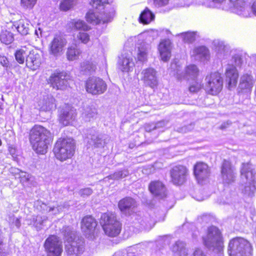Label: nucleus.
Wrapping results in <instances>:
<instances>
[{"mask_svg":"<svg viewBox=\"0 0 256 256\" xmlns=\"http://www.w3.org/2000/svg\"><path fill=\"white\" fill-rule=\"evenodd\" d=\"M192 256H207L203 250L200 248H196L194 251Z\"/></svg>","mask_w":256,"mask_h":256,"instance_id":"obj_60","label":"nucleus"},{"mask_svg":"<svg viewBox=\"0 0 256 256\" xmlns=\"http://www.w3.org/2000/svg\"><path fill=\"white\" fill-rule=\"evenodd\" d=\"M141 80L146 86L152 89L157 88L158 84L157 72L153 68H149L142 70L141 72Z\"/></svg>","mask_w":256,"mask_h":256,"instance_id":"obj_14","label":"nucleus"},{"mask_svg":"<svg viewBox=\"0 0 256 256\" xmlns=\"http://www.w3.org/2000/svg\"><path fill=\"white\" fill-rule=\"evenodd\" d=\"M226 82L228 88L234 86L238 82V74L236 67L232 65H228L225 72Z\"/></svg>","mask_w":256,"mask_h":256,"instance_id":"obj_20","label":"nucleus"},{"mask_svg":"<svg viewBox=\"0 0 256 256\" xmlns=\"http://www.w3.org/2000/svg\"><path fill=\"white\" fill-rule=\"evenodd\" d=\"M90 135V138L88 141L90 145L93 146L94 148H102L104 146L106 142L102 135L96 132Z\"/></svg>","mask_w":256,"mask_h":256,"instance_id":"obj_31","label":"nucleus"},{"mask_svg":"<svg viewBox=\"0 0 256 256\" xmlns=\"http://www.w3.org/2000/svg\"><path fill=\"white\" fill-rule=\"evenodd\" d=\"M149 190L152 194L156 196L162 198L166 196V188L160 181H154L149 185Z\"/></svg>","mask_w":256,"mask_h":256,"instance_id":"obj_23","label":"nucleus"},{"mask_svg":"<svg viewBox=\"0 0 256 256\" xmlns=\"http://www.w3.org/2000/svg\"><path fill=\"white\" fill-rule=\"evenodd\" d=\"M0 64L6 68H8L10 65L9 62L5 56H0Z\"/></svg>","mask_w":256,"mask_h":256,"instance_id":"obj_58","label":"nucleus"},{"mask_svg":"<svg viewBox=\"0 0 256 256\" xmlns=\"http://www.w3.org/2000/svg\"><path fill=\"white\" fill-rule=\"evenodd\" d=\"M44 247L48 256H60L62 252V242L56 236H50L45 241Z\"/></svg>","mask_w":256,"mask_h":256,"instance_id":"obj_9","label":"nucleus"},{"mask_svg":"<svg viewBox=\"0 0 256 256\" xmlns=\"http://www.w3.org/2000/svg\"><path fill=\"white\" fill-rule=\"evenodd\" d=\"M26 66L32 70H36L40 64V56L34 53V52H30L26 59Z\"/></svg>","mask_w":256,"mask_h":256,"instance_id":"obj_29","label":"nucleus"},{"mask_svg":"<svg viewBox=\"0 0 256 256\" xmlns=\"http://www.w3.org/2000/svg\"><path fill=\"white\" fill-rule=\"evenodd\" d=\"M96 69V66L92 62L89 61L84 62L80 64V70L84 73H90Z\"/></svg>","mask_w":256,"mask_h":256,"instance_id":"obj_44","label":"nucleus"},{"mask_svg":"<svg viewBox=\"0 0 256 256\" xmlns=\"http://www.w3.org/2000/svg\"><path fill=\"white\" fill-rule=\"evenodd\" d=\"M205 246L210 250L217 252H223L224 242L220 230L216 226L208 228L206 237L203 238Z\"/></svg>","mask_w":256,"mask_h":256,"instance_id":"obj_5","label":"nucleus"},{"mask_svg":"<svg viewBox=\"0 0 256 256\" xmlns=\"http://www.w3.org/2000/svg\"><path fill=\"white\" fill-rule=\"evenodd\" d=\"M52 138L50 131L40 125L34 126L30 131V142H42Z\"/></svg>","mask_w":256,"mask_h":256,"instance_id":"obj_13","label":"nucleus"},{"mask_svg":"<svg viewBox=\"0 0 256 256\" xmlns=\"http://www.w3.org/2000/svg\"><path fill=\"white\" fill-rule=\"evenodd\" d=\"M194 128V126L193 124H191L188 126H184L182 128H178V131L182 133H186L188 132Z\"/></svg>","mask_w":256,"mask_h":256,"instance_id":"obj_56","label":"nucleus"},{"mask_svg":"<svg viewBox=\"0 0 256 256\" xmlns=\"http://www.w3.org/2000/svg\"><path fill=\"white\" fill-rule=\"evenodd\" d=\"M178 36H181L183 40L186 42L191 43L195 40V32H186L178 34Z\"/></svg>","mask_w":256,"mask_h":256,"instance_id":"obj_46","label":"nucleus"},{"mask_svg":"<svg viewBox=\"0 0 256 256\" xmlns=\"http://www.w3.org/2000/svg\"><path fill=\"white\" fill-rule=\"evenodd\" d=\"M62 232L67 244L65 248L68 254L70 256H79L84 251V242L76 239L75 232L69 226L64 228Z\"/></svg>","mask_w":256,"mask_h":256,"instance_id":"obj_1","label":"nucleus"},{"mask_svg":"<svg viewBox=\"0 0 256 256\" xmlns=\"http://www.w3.org/2000/svg\"><path fill=\"white\" fill-rule=\"evenodd\" d=\"M144 128L146 131L150 132L153 130H156L154 124H148L145 125Z\"/></svg>","mask_w":256,"mask_h":256,"instance_id":"obj_61","label":"nucleus"},{"mask_svg":"<svg viewBox=\"0 0 256 256\" xmlns=\"http://www.w3.org/2000/svg\"><path fill=\"white\" fill-rule=\"evenodd\" d=\"M254 84L252 76L249 74H246L242 75L240 79L239 88L246 92L251 90Z\"/></svg>","mask_w":256,"mask_h":256,"instance_id":"obj_28","label":"nucleus"},{"mask_svg":"<svg viewBox=\"0 0 256 256\" xmlns=\"http://www.w3.org/2000/svg\"><path fill=\"white\" fill-rule=\"evenodd\" d=\"M18 32L22 36L29 34L32 30L33 26L28 19H20L14 24Z\"/></svg>","mask_w":256,"mask_h":256,"instance_id":"obj_22","label":"nucleus"},{"mask_svg":"<svg viewBox=\"0 0 256 256\" xmlns=\"http://www.w3.org/2000/svg\"><path fill=\"white\" fill-rule=\"evenodd\" d=\"M251 10L252 14L256 16V0L253 2L251 6Z\"/></svg>","mask_w":256,"mask_h":256,"instance_id":"obj_63","label":"nucleus"},{"mask_svg":"<svg viewBox=\"0 0 256 256\" xmlns=\"http://www.w3.org/2000/svg\"><path fill=\"white\" fill-rule=\"evenodd\" d=\"M169 0H153L154 4L156 7H162L167 5Z\"/></svg>","mask_w":256,"mask_h":256,"instance_id":"obj_57","label":"nucleus"},{"mask_svg":"<svg viewBox=\"0 0 256 256\" xmlns=\"http://www.w3.org/2000/svg\"><path fill=\"white\" fill-rule=\"evenodd\" d=\"M118 206L122 213L130 215L134 212L135 208L137 206V203L134 198L126 197L119 202Z\"/></svg>","mask_w":256,"mask_h":256,"instance_id":"obj_16","label":"nucleus"},{"mask_svg":"<svg viewBox=\"0 0 256 256\" xmlns=\"http://www.w3.org/2000/svg\"><path fill=\"white\" fill-rule=\"evenodd\" d=\"M100 224L106 235L110 237L118 236L122 230V224L116 216L112 213H104L100 217Z\"/></svg>","mask_w":256,"mask_h":256,"instance_id":"obj_3","label":"nucleus"},{"mask_svg":"<svg viewBox=\"0 0 256 256\" xmlns=\"http://www.w3.org/2000/svg\"><path fill=\"white\" fill-rule=\"evenodd\" d=\"M228 250L230 256H250L252 248L246 239L236 237L230 241Z\"/></svg>","mask_w":256,"mask_h":256,"instance_id":"obj_4","label":"nucleus"},{"mask_svg":"<svg viewBox=\"0 0 256 256\" xmlns=\"http://www.w3.org/2000/svg\"><path fill=\"white\" fill-rule=\"evenodd\" d=\"M86 20L93 24H98L102 22L103 23L108 22L112 18L111 15L104 18H100V17L96 15L94 12L92 11H89L86 14Z\"/></svg>","mask_w":256,"mask_h":256,"instance_id":"obj_32","label":"nucleus"},{"mask_svg":"<svg viewBox=\"0 0 256 256\" xmlns=\"http://www.w3.org/2000/svg\"><path fill=\"white\" fill-rule=\"evenodd\" d=\"M40 108L44 111H49L54 109L56 107L55 99L51 95H47L39 102Z\"/></svg>","mask_w":256,"mask_h":256,"instance_id":"obj_26","label":"nucleus"},{"mask_svg":"<svg viewBox=\"0 0 256 256\" xmlns=\"http://www.w3.org/2000/svg\"><path fill=\"white\" fill-rule=\"evenodd\" d=\"M66 44L67 41L63 36L55 35L49 44L50 54L54 56H60Z\"/></svg>","mask_w":256,"mask_h":256,"instance_id":"obj_12","label":"nucleus"},{"mask_svg":"<svg viewBox=\"0 0 256 256\" xmlns=\"http://www.w3.org/2000/svg\"><path fill=\"white\" fill-rule=\"evenodd\" d=\"M128 170L126 168H124L115 172L114 174H110L107 177L105 178L104 179L108 178V179H111L114 180H118L128 176Z\"/></svg>","mask_w":256,"mask_h":256,"instance_id":"obj_40","label":"nucleus"},{"mask_svg":"<svg viewBox=\"0 0 256 256\" xmlns=\"http://www.w3.org/2000/svg\"><path fill=\"white\" fill-rule=\"evenodd\" d=\"M210 173V169L206 163L198 162L194 166V174L198 182H202L208 178Z\"/></svg>","mask_w":256,"mask_h":256,"instance_id":"obj_17","label":"nucleus"},{"mask_svg":"<svg viewBox=\"0 0 256 256\" xmlns=\"http://www.w3.org/2000/svg\"><path fill=\"white\" fill-rule=\"evenodd\" d=\"M76 116V110L70 106H66L60 112L59 116L60 122L64 126H68L74 120Z\"/></svg>","mask_w":256,"mask_h":256,"instance_id":"obj_19","label":"nucleus"},{"mask_svg":"<svg viewBox=\"0 0 256 256\" xmlns=\"http://www.w3.org/2000/svg\"><path fill=\"white\" fill-rule=\"evenodd\" d=\"M236 170L232 163L224 160L220 167V176L224 184H230L234 182L236 178Z\"/></svg>","mask_w":256,"mask_h":256,"instance_id":"obj_10","label":"nucleus"},{"mask_svg":"<svg viewBox=\"0 0 256 256\" xmlns=\"http://www.w3.org/2000/svg\"><path fill=\"white\" fill-rule=\"evenodd\" d=\"M97 115V110L94 106H86L84 107L82 116L86 121L90 122L95 119Z\"/></svg>","mask_w":256,"mask_h":256,"instance_id":"obj_34","label":"nucleus"},{"mask_svg":"<svg viewBox=\"0 0 256 256\" xmlns=\"http://www.w3.org/2000/svg\"><path fill=\"white\" fill-rule=\"evenodd\" d=\"M172 250L175 256H189L186 244L182 241H176L172 246Z\"/></svg>","mask_w":256,"mask_h":256,"instance_id":"obj_30","label":"nucleus"},{"mask_svg":"<svg viewBox=\"0 0 256 256\" xmlns=\"http://www.w3.org/2000/svg\"><path fill=\"white\" fill-rule=\"evenodd\" d=\"M198 70L196 65L190 64L185 69L184 73H177V78L179 80L194 79L198 75Z\"/></svg>","mask_w":256,"mask_h":256,"instance_id":"obj_24","label":"nucleus"},{"mask_svg":"<svg viewBox=\"0 0 256 256\" xmlns=\"http://www.w3.org/2000/svg\"><path fill=\"white\" fill-rule=\"evenodd\" d=\"M72 26L76 30H88L90 28L86 23L80 20H72L71 22Z\"/></svg>","mask_w":256,"mask_h":256,"instance_id":"obj_45","label":"nucleus"},{"mask_svg":"<svg viewBox=\"0 0 256 256\" xmlns=\"http://www.w3.org/2000/svg\"><path fill=\"white\" fill-rule=\"evenodd\" d=\"M8 220L10 224L14 223V225L18 228H19L20 226V219H18V218H15L13 214H12V216H9Z\"/></svg>","mask_w":256,"mask_h":256,"instance_id":"obj_55","label":"nucleus"},{"mask_svg":"<svg viewBox=\"0 0 256 256\" xmlns=\"http://www.w3.org/2000/svg\"><path fill=\"white\" fill-rule=\"evenodd\" d=\"M64 208V206L58 205L56 206H50L44 203H42L39 206H37V208L40 210L42 213L46 214L52 212L54 214H60L63 210Z\"/></svg>","mask_w":256,"mask_h":256,"instance_id":"obj_33","label":"nucleus"},{"mask_svg":"<svg viewBox=\"0 0 256 256\" xmlns=\"http://www.w3.org/2000/svg\"><path fill=\"white\" fill-rule=\"evenodd\" d=\"M168 123V121L166 120H160L154 124L156 129H159L166 126Z\"/></svg>","mask_w":256,"mask_h":256,"instance_id":"obj_59","label":"nucleus"},{"mask_svg":"<svg viewBox=\"0 0 256 256\" xmlns=\"http://www.w3.org/2000/svg\"><path fill=\"white\" fill-rule=\"evenodd\" d=\"M206 92L212 95H216L222 90L223 80L220 74L215 72L208 76L206 78Z\"/></svg>","mask_w":256,"mask_h":256,"instance_id":"obj_6","label":"nucleus"},{"mask_svg":"<svg viewBox=\"0 0 256 256\" xmlns=\"http://www.w3.org/2000/svg\"><path fill=\"white\" fill-rule=\"evenodd\" d=\"M70 76L64 72H56L50 76L48 82L56 90H64L69 84Z\"/></svg>","mask_w":256,"mask_h":256,"instance_id":"obj_8","label":"nucleus"},{"mask_svg":"<svg viewBox=\"0 0 256 256\" xmlns=\"http://www.w3.org/2000/svg\"><path fill=\"white\" fill-rule=\"evenodd\" d=\"M20 181L23 184H27L32 181V177L29 174L20 171L19 173Z\"/></svg>","mask_w":256,"mask_h":256,"instance_id":"obj_48","label":"nucleus"},{"mask_svg":"<svg viewBox=\"0 0 256 256\" xmlns=\"http://www.w3.org/2000/svg\"><path fill=\"white\" fill-rule=\"evenodd\" d=\"M37 0H20L21 6L26 8L32 9L36 2Z\"/></svg>","mask_w":256,"mask_h":256,"instance_id":"obj_51","label":"nucleus"},{"mask_svg":"<svg viewBox=\"0 0 256 256\" xmlns=\"http://www.w3.org/2000/svg\"><path fill=\"white\" fill-rule=\"evenodd\" d=\"M81 52L76 46H71L67 48L66 56L68 60H74L78 58Z\"/></svg>","mask_w":256,"mask_h":256,"instance_id":"obj_39","label":"nucleus"},{"mask_svg":"<svg viewBox=\"0 0 256 256\" xmlns=\"http://www.w3.org/2000/svg\"><path fill=\"white\" fill-rule=\"evenodd\" d=\"M86 88L88 92L93 95H98L104 94L106 91L107 84L102 78L92 76L86 80Z\"/></svg>","mask_w":256,"mask_h":256,"instance_id":"obj_7","label":"nucleus"},{"mask_svg":"<svg viewBox=\"0 0 256 256\" xmlns=\"http://www.w3.org/2000/svg\"><path fill=\"white\" fill-rule=\"evenodd\" d=\"M213 44L216 51L220 56H224L229 54L230 46L228 45L225 44L224 42L215 40L214 41Z\"/></svg>","mask_w":256,"mask_h":256,"instance_id":"obj_35","label":"nucleus"},{"mask_svg":"<svg viewBox=\"0 0 256 256\" xmlns=\"http://www.w3.org/2000/svg\"><path fill=\"white\" fill-rule=\"evenodd\" d=\"M8 151L10 152V154L12 155V156L13 157V158H16V149L14 147L12 146H10L8 147Z\"/></svg>","mask_w":256,"mask_h":256,"instance_id":"obj_62","label":"nucleus"},{"mask_svg":"<svg viewBox=\"0 0 256 256\" xmlns=\"http://www.w3.org/2000/svg\"><path fill=\"white\" fill-rule=\"evenodd\" d=\"M77 38L84 44L88 43L90 40L89 35L85 32H80L77 35Z\"/></svg>","mask_w":256,"mask_h":256,"instance_id":"obj_53","label":"nucleus"},{"mask_svg":"<svg viewBox=\"0 0 256 256\" xmlns=\"http://www.w3.org/2000/svg\"><path fill=\"white\" fill-rule=\"evenodd\" d=\"M154 14L148 8H146L140 14L139 20L140 23L146 24L154 20Z\"/></svg>","mask_w":256,"mask_h":256,"instance_id":"obj_38","label":"nucleus"},{"mask_svg":"<svg viewBox=\"0 0 256 256\" xmlns=\"http://www.w3.org/2000/svg\"><path fill=\"white\" fill-rule=\"evenodd\" d=\"M47 216H41L38 215L34 216L32 218V221L34 222V226L36 227L38 230H39L42 228V226L44 224L47 220Z\"/></svg>","mask_w":256,"mask_h":256,"instance_id":"obj_43","label":"nucleus"},{"mask_svg":"<svg viewBox=\"0 0 256 256\" xmlns=\"http://www.w3.org/2000/svg\"><path fill=\"white\" fill-rule=\"evenodd\" d=\"M120 68L122 72H128L134 66V62L132 58L127 56H122L118 62Z\"/></svg>","mask_w":256,"mask_h":256,"instance_id":"obj_37","label":"nucleus"},{"mask_svg":"<svg viewBox=\"0 0 256 256\" xmlns=\"http://www.w3.org/2000/svg\"><path fill=\"white\" fill-rule=\"evenodd\" d=\"M15 58L16 60L20 64H23L25 60V51L22 49L17 50L15 52Z\"/></svg>","mask_w":256,"mask_h":256,"instance_id":"obj_49","label":"nucleus"},{"mask_svg":"<svg viewBox=\"0 0 256 256\" xmlns=\"http://www.w3.org/2000/svg\"><path fill=\"white\" fill-rule=\"evenodd\" d=\"M202 88V84L200 82H194L189 87V91L190 92H198Z\"/></svg>","mask_w":256,"mask_h":256,"instance_id":"obj_54","label":"nucleus"},{"mask_svg":"<svg viewBox=\"0 0 256 256\" xmlns=\"http://www.w3.org/2000/svg\"><path fill=\"white\" fill-rule=\"evenodd\" d=\"M52 138L43 140L42 142H30L34 150L37 153L44 154H46L50 144Z\"/></svg>","mask_w":256,"mask_h":256,"instance_id":"obj_27","label":"nucleus"},{"mask_svg":"<svg viewBox=\"0 0 256 256\" xmlns=\"http://www.w3.org/2000/svg\"><path fill=\"white\" fill-rule=\"evenodd\" d=\"M240 174L242 178H245L250 184L252 183L256 188V172L251 168L249 164H242Z\"/></svg>","mask_w":256,"mask_h":256,"instance_id":"obj_18","label":"nucleus"},{"mask_svg":"<svg viewBox=\"0 0 256 256\" xmlns=\"http://www.w3.org/2000/svg\"><path fill=\"white\" fill-rule=\"evenodd\" d=\"M170 174L172 182L175 185H182L186 181L188 170L185 166H176L170 170Z\"/></svg>","mask_w":256,"mask_h":256,"instance_id":"obj_11","label":"nucleus"},{"mask_svg":"<svg viewBox=\"0 0 256 256\" xmlns=\"http://www.w3.org/2000/svg\"><path fill=\"white\" fill-rule=\"evenodd\" d=\"M14 34L8 30L2 31L0 34V40L2 42L9 44L14 41Z\"/></svg>","mask_w":256,"mask_h":256,"instance_id":"obj_42","label":"nucleus"},{"mask_svg":"<svg viewBox=\"0 0 256 256\" xmlns=\"http://www.w3.org/2000/svg\"><path fill=\"white\" fill-rule=\"evenodd\" d=\"M78 0H64L60 4V9L67 11L76 4Z\"/></svg>","mask_w":256,"mask_h":256,"instance_id":"obj_47","label":"nucleus"},{"mask_svg":"<svg viewBox=\"0 0 256 256\" xmlns=\"http://www.w3.org/2000/svg\"><path fill=\"white\" fill-rule=\"evenodd\" d=\"M110 2L108 0H92L90 4L94 8L96 9H100V8H104V5L105 4H108Z\"/></svg>","mask_w":256,"mask_h":256,"instance_id":"obj_50","label":"nucleus"},{"mask_svg":"<svg viewBox=\"0 0 256 256\" xmlns=\"http://www.w3.org/2000/svg\"><path fill=\"white\" fill-rule=\"evenodd\" d=\"M151 49L150 46L145 42L142 44L138 47V59L141 62L147 60V56Z\"/></svg>","mask_w":256,"mask_h":256,"instance_id":"obj_36","label":"nucleus"},{"mask_svg":"<svg viewBox=\"0 0 256 256\" xmlns=\"http://www.w3.org/2000/svg\"><path fill=\"white\" fill-rule=\"evenodd\" d=\"M74 142L71 138L58 139L54 148L56 158L62 162L70 158L74 153Z\"/></svg>","mask_w":256,"mask_h":256,"instance_id":"obj_2","label":"nucleus"},{"mask_svg":"<svg viewBox=\"0 0 256 256\" xmlns=\"http://www.w3.org/2000/svg\"><path fill=\"white\" fill-rule=\"evenodd\" d=\"M213 0L217 2H222L224 0ZM230 1L238 10L240 14L246 18L250 16L251 12L250 11V8L246 6L248 0H230Z\"/></svg>","mask_w":256,"mask_h":256,"instance_id":"obj_21","label":"nucleus"},{"mask_svg":"<svg viewBox=\"0 0 256 256\" xmlns=\"http://www.w3.org/2000/svg\"><path fill=\"white\" fill-rule=\"evenodd\" d=\"M192 53V55L197 57L198 58H206L207 56H208L209 52L206 47L201 46L194 48L193 50Z\"/></svg>","mask_w":256,"mask_h":256,"instance_id":"obj_41","label":"nucleus"},{"mask_svg":"<svg viewBox=\"0 0 256 256\" xmlns=\"http://www.w3.org/2000/svg\"><path fill=\"white\" fill-rule=\"evenodd\" d=\"M35 34L37 36V38H39L40 36H42V31L40 28H38V30H34Z\"/></svg>","mask_w":256,"mask_h":256,"instance_id":"obj_64","label":"nucleus"},{"mask_svg":"<svg viewBox=\"0 0 256 256\" xmlns=\"http://www.w3.org/2000/svg\"><path fill=\"white\" fill-rule=\"evenodd\" d=\"M161 59L164 61H168L170 56V42L168 40H164L158 46Z\"/></svg>","mask_w":256,"mask_h":256,"instance_id":"obj_25","label":"nucleus"},{"mask_svg":"<svg viewBox=\"0 0 256 256\" xmlns=\"http://www.w3.org/2000/svg\"><path fill=\"white\" fill-rule=\"evenodd\" d=\"M96 226V221L90 216L84 217L81 222L82 231L88 238H92L95 232Z\"/></svg>","mask_w":256,"mask_h":256,"instance_id":"obj_15","label":"nucleus"},{"mask_svg":"<svg viewBox=\"0 0 256 256\" xmlns=\"http://www.w3.org/2000/svg\"><path fill=\"white\" fill-rule=\"evenodd\" d=\"M93 192L92 190L90 188H86L80 189L78 192L79 195L84 198L90 196Z\"/></svg>","mask_w":256,"mask_h":256,"instance_id":"obj_52","label":"nucleus"}]
</instances>
